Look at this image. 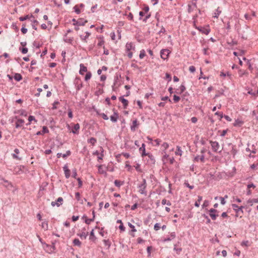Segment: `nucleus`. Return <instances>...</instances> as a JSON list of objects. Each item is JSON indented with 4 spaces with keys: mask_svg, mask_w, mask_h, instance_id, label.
Instances as JSON below:
<instances>
[{
    "mask_svg": "<svg viewBox=\"0 0 258 258\" xmlns=\"http://www.w3.org/2000/svg\"><path fill=\"white\" fill-rule=\"evenodd\" d=\"M73 244L75 245H77L79 247H80L81 245V242H80V241L79 240V239L78 238H75L73 240Z\"/></svg>",
    "mask_w": 258,
    "mask_h": 258,
    "instance_id": "28",
    "label": "nucleus"
},
{
    "mask_svg": "<svg viewBox=\"0 0 258 258\" xmlns=\"http://www.w3.org/2000/svg\"><path fill=\"white\" fill-rule=\"evenodd\" d=\"M119 100L123 104V108L126 109L128 106V101L127 99L123 98V96H120L118 98Z\"/></svg>",
    "mask_w": 258,
    "mask_h": 258,
    "instance_id": "9",
    "label": "nucleus"
},
{
    "mask_svg": "<svg viewBox=\"0 0 258 258\" xmlns=\"http://www.w3.org/2000/svg\"><path fill=\"white\" fill-rule=\"evenodd\" d=\"M204 158H205V157H204V155H202L201 156L198 155L196 157H195V158L194 159V161H198L199 160H200L201 162H204Z\"/></svg>",
    "mask_w": 258,
    "mask_h": 258,
    "instance_id": "22",
    "label": "nucleus"
},
{
    "mask_svg": "<svg viewBox=\"0 0 258 258\" xmlns=\"http://www.w3.org/2000/svg\"><path fill=\"white\" fill-rule=\"evenodd\" d=\"M91 76H92V74L90 72H87V73L85 75V80L86 81H88L90 79V78H91Z\"/></svg>",
    "mask_w": 258,
    "mask_h": 258,
    "instance_id": "30",
    "label": "nucleus"
},
{
    "mask_svg": "<svg viewBox=\"0 0 258 258\" xmlns=\"http://www.w3.org/2000/svg\"><path fill=\"white\" fill-rule=\"evenodd\" d=\"M202 216H203L206 219V220H207L206 223L207 224H209L211 223V220L209 219V218L208 217V216L207 215H206L205 214H202Z\"/></svg>",
    "mask_w": 258,
    "mask_h": 258,
    "instance_id": "48",
    "label": "nucleus"
},
{
    "mask_svg": "<svg viewBox=\"0 0 258 258\" xmlns=\"http://www.w3.org/2000/svg\"><path fill=\"white\" fill-rule=\"evenodd\" d=\"M152 248V247L151 246H149L147 248V251L148 252V256H150L151 255V251Z\"/></svg>",
    "mask_w": 258,
    "mask_h": 258,
    "instance_id": "61",
    "label": "nucleus"
},
{
    "mask_svg": "<svg viewBox=\"0 0 258 258\" xmlns=\"http://www.w3.org/2000/svg\"><path fill=\"white\" fill-rule=\"evenodd\" d=\"M210 143L212 146L213 151L215 152H217V151L219 148V143L216 141H210Z\"/></svg>",
    "mask_w": 258,
    "mask_h": 258,
    "instance_id": "6",
    "label": "nucleus"
},
{
    "mask_svg": "<svg viewBox=\"0 0 258 258\" xmlns=\"http://www.w3.org/2000/svg\"><path fill=\"white\" fill-rule=\"evenodd\" d=\"M116 222L117 223H120V224H119V229L121 231H125V227L124 226H123V223L122 222V221L121 220H117Z\"/></svg>",
    "mask_w": 258,
    "mask_h": 258,
    "instance_id": "20",
    "label": "nucleus"
},
{
    "mask_svg": "<svg viewBox=\"0 0 258 258\" xmlns=\"http://www.w3.org/2000/svg\"><path fill=\"white\" fill-rule=\"evenodd\" d=\"M135 168L136 170L139 172H142V170L140 168V164L137 163L136 165L135 166Z\"/></svg>",
    "mask_w": 258,
    "mask_h": 258,
    "instance_id": "49",
    "label": "nucleus"
},
{
    "mask_svg": "<svg viewBox=\"0 0 258 258\" xmlns=\"http://www.w3.org/2000/svg\"><path fill=\"white\" fill-rule=\"evenodd\" d=\"M31 18H34V16L32 14H31L30 15H27L24 17H21L19 18V20L20 21H24Z\"/></svg>",
    "mask_w": 258,
    "mask_h": 258,
    "instance_id": "17",
    "label": "nucleus"
},
{
    "mask_svg": "<svg viewBox=\"0 0 258 258\" xmlns=\"http://www.w3.org/2000/svg\"><path fill=\"white\" fill-rule=\"evenodd\" d=\"M243 122L242 121L238 119L235 121V122L234 123L233 125L234 126H240L242 125V124H243Z\"/></svg>",
    "mask_w": 258,
    "mask_h": 258,
    "instance_id": "24",
    "label": "nucleus"
},
{
    "mask_svg": "<svg viewBox=\"0 0 258 258\" xmlns=\"http://www.w3.org/2000/svg\"><path fill=\"white\" fill-rule=\"evenodd\" d=\"M202 199H203V198H202V196H198V200L195 203V206L196 207H200V203L202 201Z\"/></svg>",
    "mask_w": 258,
    "mask_h": 258,
    "instance_id": "25",
    "label": "nucleus"
},
{
    "mask_svg": "<svg viewBox=\"0 0 258 258\" xmlns=\"http://www.w3.org/2000/svg\"><path fill=\"white\" fill-rule=\"evenodd\" d=\"M76 179L78 181L79 187H81L82 186V185H83V182L81 180V178H77Z\"/></svg>",
    "mask_w": 258,
    "mask_h": 258,
    "instance_id": "55",
    "label": "nucleus"
},
{
    "mask_svg": "<svg viewBox=\"0 0 258 258\" xmlns=\"http://www.w3.org/2000/svg\"><path fill=\"white\" fill-rule=\"evenodd\" d=\"M59 104V102L58 101H54L53 102V103L52 104V109H53V110L56 109L57 108L56 105Z\"/></svg>",
    "mask_w": 258,
    "mask_h": 258,
    "instance_id": "45",
    "label": "nucleus"
},
{
    "mask_svg": "<svg viewBox=\"0 0 258 258\" xmlns=\"http://www.w3.org/2000/svg\"><path fill=\"white\" fill-rule=\"evenodd\" d=\"M232 207L236 213H238L239 212H241V214L243 213V209L244 208V206L238 207L236 204H232Z\"/></svg>",
    "mask_w": 258,
    "mask_h": 258,
    "instance_id": "4",
    "label": "nucleus"
},
{
    "mask_svg": "<svg viewBox=\"0 0 258 258\" xmlns=\"http://www.w3.org/2000/svg\"><path fill=\"white\" fill-rule=\"evenodd\" d=\"M85 33H86V35H85V36L80 35V37L81 39L83 41H84V42H87L86 39L91 35V33H90L89 32H86Z\"/></svg>",
    "mask_w": 258,
    "mask_h": 258,
    "instance_id": "14",
    "label": "nucleus"
},
{
    "mask_svg": "<svg viewBox=\"0 0 258 258\" xmlns=\"http://www.w3.org/2000/svg\"><path fill=\"white\" fill-rule=\"evenodd\" d=\"M100 116H102V117L105 119V120H108V117L107 116V115L105 114L104 113H102L101 114H100Z\"/></svg>",
    "mask_w": 258,
    "mask_h": 258,
    "instance_id": "62",
    "label": "nucleus"
},
{
    "mask_svg": "<svg viewBox=\"0 0 258 258\" xmlns=\"http://www.w3.org/2000/svg\"><path fill=\"white\" fill-rule=\"evenodd\" d=\"M184 184L187 187H188L189 188H190V189H192L194 188V185H189V184L187 182H185Z\"/></svg>",
    "mask_w": 258,
    "mask_h": 258,
    "instance_id": "58",
    "label": "nucleus"
},
{
    "mask_svg": "<svg viewBox=\"0 0 258 258\" xmlns=\"http://www.w3.org/2000/svg\"><path fill=\"white\" fill-rule=\"evenodd\" d=\"M247 64L248 65V69L250 71H252L253 70V68L250 62V60H247Z\"/></svg>",
    "mask_w": 258,
    "mask_h": 258,
    "instance_id": "54",
    "label": "nucleus"
},
{
    "mask_svg": "<svg viewBox=\"0 0 258 258\" xmlns=\"http://www.w3.org/2000/svg\"><path fill=\"white\" fill-rule=\"evenodd\" d=\"M96 142H97L96 139L93 137H92L90 139L88 140V142L89 143L91 144L93 146L95 144Z\"/></svg>",
    "mask_w": 258,
    "mask_h": 258,
    "instance_id": "29",
    "label": "nucleus"
},
{
    "mask_svg": "<svg viewBox=\"0 0 258 258\" xmlns=\"http://www.w3.org/2000/svg\"><path fill=\"white\" fill-rule=\"evenodd\" d=\"M80 129V124L76 123L74 125V129L72 130V132L74 134H78L79 133V130Z\"/></svg>",
    "mask_w": 258,
    "mask_h": 258,
    "instance_id": "16",
    "label": "nucleus"
},
{
    "mask_svg": "<svg viewBox=\"0 0 258 258\" xmlns=\"http://www.w3.org/2000/svg\"><path fill=\"white\" fill-rule=\"evenodd\" d=\"M89 239L92 241H95L96 239V237L94 235V229H92L90 233Z\"/></svg>",
    "mask_w": 258,
    "mask_h": 258,
    "instance_id": "26",
    "label": "nucleus"
},
{
    "mask_svg": "<svg viewBox=\"0 0 258 258\" xmlns=\"http://www.w3.org/2000/svg\"><path fill=\"white\" fill-rule=\"evenodd\" d=\"M147 187V182L145 179H143L142 183L138 185V187L140 188V192L142 195H147V191H146V188Z\"/></svg>",
    "mask_w": 258,
    "mask_h": 258,
    "instance_id": "1",
    "label": "nucleus"
},
{
    "mask_svg": "<svg viewBox=\"0 0 258 258\" xmlns=\"http://www.w3.org/2000/svg\"><path fill=\"white\" fill-rule=\"evenodd\" d=\"M126 51H130L131 49L132 48V44L131 43H127L125 45Z\"/></svg>",
    "mask_w": 258,
    "mask_h": 258,
    "instance_id": "34",
    "label": "nucleus"
},
{
    "mask_svg": "<svg viewBox=\"0 0 258 258\" xmlns=\"http://www.w3.org/2000/svg\"><path fill=\"white\" fill-rule=\"evenodd\" d=\"M28 121L30 122H31L32 121H34L35 122H37V120L35 119V117L32 115H30L28 117Z\"/></svg>",
    "mask_w": 258,
    "mask_h": 258,
    "instance_id": "43",
    "label": "nucleus"
},
{
    "mask_svg": "<svg viewBox=\"0 0 258 258\" xmlns=\"http://www.w3.org/2000/svg\"><path fill=\"white\" fill-rule=\"evenodd\" d=\"M42 228H44L45 230H48V223L47 222H43L41 224Z\"/></svg>",
    "mask_w": 258,
    "mask_h": 258,
    "instance_id": "35",
    "label": "nucleus"
},
{
    "mask_svg": "<svg viewBox=\"0 0 258 258\" xmlns=\"http://www.w3.org/2000/svg\"><path fill=\"white\" fill-rule=\"evenodd\" d=\"M237 150L236 149L235 146H232L231 150V154L235 155L237 153Z\"/></svg>",
    "mask_w": 258,
    "mask_h": 258,
    "instance_id": "50",
    "label": "nucleus"
},
{
    "mask_svg": "<svg viewBox=\"0 0 258 258\" xmlns=\"http://www.w3.org/2000/svg\"><path fill=\"white\" fill-rule=\"evenodd\" d=\"M196 29L203 34H205L206 35H208L210 32V29L209 28H206L201 26L196 27Z\"/></svg>",
    "mask_w": 258,
    "mask_h": 258,
    "instance_id": "7",
    "label": "nucleus"
},
{
    "mask_svg": "<svg viewBox=\"0 0 258 258\" xmlns=\"http://www.w3.org/2000/svg\"><path fill=\"white\" fill-rule=\"evenodd\" d=\"M14 78L16 81L19 82L22 80V76L20 74L15 73Z\"/></svg>",
    "mask_w": 258,
    "mask_h": 258,
    "instance_id": "18",
    "label": "nucleus"
},
{
    "mask_svg": "<svg viewBox=\"0 0 258 258\" xmlns=\"http://www.w3.org/2000/svg\"><path fill=\"white\" fill-rule=\"evenodd\" d=\"M146 156H147L149 158V159L147 161L148 164H151V165L154 164L156 162V160H155V159L154 156L149 153H147V154Z\"/></svg>",
    "mask_w": 258,
    "mask_h": 258,
    "instance_id": "5",
    "label": "nucleus"
},
{
    "mask_svg": "<svg viewBox=\"0 0 258 258\" xmlns=\"http://www.w3.org/2000/svg\"><path fill=\"white\" fill-rule=\"evenodd\" d=\"M62 204V203H56V202H54V201H52L51 203V205L52 206V207H54L55 206H56L57 207H59L60 205H61Z\"/></svg>",
    "mask_w": 258,
    "mask_h": 258,
    "instance_id": "56",
    "label": "nucleus"
},
{
    "mask_svg": "<svg viewBox=\"0 0 258 258\" xmlns=\"http://www.w3.org/2000/svg\"><path fill=\"white\" fill-rule=\"evenodd\" d=\"M182 151L180 147L177 146V151L175 152V154L179 156H181Z\"/></svg>",
    "mask_w": 258,
    "mask_h": 258,
    "instance_id": "32",
    "label": "nucleus"
},
{
    "mask_svg": "<svg viewBox=\"0 0 258 258\" xmlns=\"http://www.w3.org/2000/svg\"><path fill=\"white\" fill-rule=\"evenodd\" d=\"M118 118V114L116 111H114L113 115H111L110 117V120L113 122H116Z\"/></svg>",
    "mask_w": 258,
    "mask_h": 258,
    "instance_id": "12",
    "label": "nucleus"
},
{
    "mask_svg": "<svg viewBox=\"0 0 258 258\" xmlns=\"http://www.w3.org/2000/svg\"><path fill=\"white\" fill-rule=\"evenodd\" d=\"M248 93L251 95H253L254 96L257 95H258V88L256 92L253 91V92L252 91V90L248 91Z\"/></svg>",
    "mask_w": 258,
    "mask_h": 258,
    "instance_id": "59",
    "label": "nucleus"
},
{
    "mask_svg": "<svg viewBox=\"0 0 258 258\" xmlns=\"http://www.w3.org/2000/svg\"><path fill=\"white\" fill-rule=\"evenodd\" d=\"M160 228L161 227L159 223H156L154 225V229L155 230L157 231L159 230Z\"/></svg>",
    "mask_w": 258,
    "mask_h": 258,
    "instance_id": "52",
    "label": "nucleus"
},
{
    "mask_svg": "<svg viewBox=\"0 0 258 258\" xmlns=\"http://www.w3.org/2000/svg\"><path fill=\"white\" fill-rule=\"evenodd\" d=\"M63 169L66 178H69L71 176V171L68 168L67 164L64 165L63 167Z\"/></svg>",
    "mask_w": 258,
    "mask_h": 258,
    "instance_id": "8",
    "label": "nucleus"
},
{
    "mask_svg": "<svg viewBox=\"0 0 258 258\" xmlns=\"http://www.w3.org/2000/svg\"><path fill=\"white\" fill-rule=\"evenodd\" d=\"M71 154V152L70 150H68L66 152L65 154H62V157L66 159L68 156H69Z\"/></svg>",
    "mask_w": 258,
    "mask_h": 258,
    "instance_id": "38",
    "label": "nucleus"
},
{
    "mask_svg": "<svg viewBox=\"0 0 258 258\" xmlns=\"http://www.w3.org/2000/svg\"><path fill=\"white\" fill-rule=\"evenodd\" d=\"M72 21L74 22L73 25L74 26H85L86 23H87V20H84L83 18H80L78 20H76L75 19H73Z\"/></svg>",
    "mask_w": 258,
    "mask_h": 258,
    "instance_id": "2",
    "label": "nucleus"
},
{
    "mask_svg": "<svg viewBox=\"0 0 258 258\" xmlns=\"http://www.w3.org/2000/svg\"><path fill=\"white\" fill-rule=\"evenodd\" d=\"M209 214H214V213H218V210L215 209H211L209 210Z\"/></svg>",
    "mask_w": 258,
    "mask_h": 258,
    "instance_id": "53",
    "label": "nucleus"
},
{
    "mask_svg": "<svg viewBox=\"0 0 258 258\" xmlns=\"http://www.w3.org/2000/svg\"><path fill=\"white\" fill-rule=\"evenodd\" d=\"M189 71L191 73H194L195 72V71H196V68L194 66H191L189 68Z\"/></svg>",
    "mask_w": 258,
    "mask_h": 258,
    "instance_id": "64",
    "label": "nucleus"
},
{
    "mask_svg": "<svg viewBox=\"0 0 258 258\" xmlns=\"http://www.w3.org/2000/svg\"><path fill=\"white\" fill-rule=\"evenodd\" d=\"M98 38L100 39V41L98 43V46H101L104 43V41L103 40V37L100 36V37H98Z\"/></svg>",
    "mask_w": 258,
    "mask_h": 258,
    "instance_id": "31",
    "label": "nucleus"
},
{
    "mask_svg": "<svg viewBox=\"0 0 258 258\" xmlns=\"http://www.w3.org/2000/svg\"><path fill=\"white\" fill-rule=\"evenodd\" d=\"M209 201H207V200H205L204 202V203L202 205V208H204L205 207H207L209 205Z\"/></svg>",
    "mask_w": 258,
    "mask_h": 258,
    "instance_id": "57",
    "label": "nucleus"
},
{
    "mask_svg": "<svg viewBox=\"0 0 258 258\" xmlns=\"http://www.w3.org/2000/svg\"><path fill=\"white\" fill-rule=\"evenodd\" d=\"M247 203L248 204H249V205L250 206H252L253 205V203H258V198L257 199H249L247 201Z\"/></svg>",
    "mask_w": 258,
    "mask_h": 258,
    "instance_id": "21",
    "label": "nucleus"
},
{
    "mask_svg": "<svg viewBox=\"0 0 258 258\" xmlns=\"http://www.w3.org/2000/svg\"><path fill=\"white\" fill-rule=\"evenodd\" d=\"M80 71L79 73L80 75H83L84 72H87V68L86 67H85L84 64L81 63L80 65Z\"/></svg>",
    "mask_w": 258,
    "mask_h": 258,
    "instance_id": "13",
    "label": "nucleus"
},
{
    "mask_svg": "<svg viewBox=\"0 0 258 258\" xmlns=\"http://www.w3.org/2000/svg\"><path fill=\"white\" fill-rule=\"evenodd\" d=\"M94 221V218H90V219H89V218H86L85 220V222L89 225L90 224L91 222H93Z\"/></svg>",
    "mask_w": 258,
    "mask_h": 258,
    "instance_id": "44",
    "label": "nucleus"
},
{
    "mask_svg": "<svg viewBox=\"0 0 258 258\" xmlns=\"http://www.w3.org/2000/svg\"><path fill=\"white\" fill-rule=\"evenodd\" d=\"M128 226L132 228V232H136L137 231V230L135 229V227L134 226V225H133L132 224H131V223L128 222Z\"/></svg>",
    "mask_w": 258,
    "mask_h": 258,
    "instance_id": "47",
    "label": "nucleus"
},
{
    "mask_svg": "<svg viewBox=\"0 0 258 258\" xmlns=\"http://www.w3.org/2000/svg\"><path fill=\"white\" fill-rule=\"evenodd\" d=\"M77 169L76 168H74L73 170V174L72 177L75 179H77Z\"/></svg>",
    "mask_w": 258,
    "mask_h": 258,
    "instance_id": "46",
    "label": "nucleus"
},
{
    "mask_svg": "<svg viewBox=\"0 0 258 258\" xmlns=\"http://www.w3.org/2000/svg\"><path fill=\"white\" fill-rule=\"evenodd\" d=\"M103 242H104V245L108 247V248H109L110 247L111 243L109 241V240L104 239V240H103Z\"/></svg>",
    "mask_w": 258,
    "mask_h": 258,
    "instance_id": "39",
    "label": "nucleus"
},
{
    "mask_svg": "<svg viewBox=\"0 0 258 258\" xmlns=\"http://www.w3.org/2000/svg\"><path fill=\"white\" fill-rule=\"evenodd\" d=\"M175 237V233L174 232L171 233L170 237L164 239V241H169Z\"/></svg>",
    "mask_w": 258,
    "mask_h": 258,
    "instance_id": "19",
    "label": "nucleus"
},
{
    "mask_svg": "<svg viewBox=\"0 0 258 258\" xmlns=\"http://www.w3.org/2000/svg\"><path fill=\"white\" fill-rule=\"evenodd\" d=\"M19 50L21 51L23 54H26L28 52V49L25 47H20Z\"/></svg>",
    "mask_w": 258,
    "mask_h": 258,
    "instance_id": "33",
    "label": "nucleus"
},
{
    "mask_svg": "<svg viewBox=\"0 0 258 258\" xmlns=\"http://www.w3.org/2000/svg\"><path fill=\"white\" fill-rule=\"evenodd\" d=\"M75 12L77 14H79L81 13L80 10L79 9L78 5H76L73 8Z\"/></svg>",
    "mask_w": 258,
    "mask_h": 258,
    "instance_id": "40",
    "label": "nucleus"
},
{
    "mask_svg": "<svg viewBox=\"0 0 258 258\" xmlns=\"http://www.w3.org/2000/svg\"><path fill=\"white\" fill-rule=\"evenodd\" d=\"M209 215L213 220H215L218 216V214L217 213L209 214Z\"/></svg>",
    "mask_w": 258,
    "mask_h": 258,
    "instance_id": "36",
    "label": "nucleus"
},
{
    "mask_svg": "<svg viewBox=\"0 0 258 258\" xmlns=\"http://www.w3.org/2000/svg\"><path fill=\"white\" fill-rule=\"evenodd\" d=\"M146 145L144 143L142 144V146L139 148V151L141 152V156L142 157L147 155V153L146 152Z\"/></svg>",
    "mask_w": 258,
    "mask_h": 258,
    "instance_id": "11",
    "label": "nucleus"
},
{
    "mask_svg": "<svg viewBox=\"0 0 258 258\" xmlns=\"http://www.w3.org/2000/svg\"><path fill=\"white\" fill-rule=\"evenodd\" d=\"M146 55L145 51L144 49H142L140 51V53L139 54V57L141 59L144 58V57Z\"/></svg>",
    "mask_w": 258,
    "mask_h": 258,
    "instance_id": "37",
    "label": "nucleus"
},
{
    "mask_svg": "<svg viewBox=\"0 0 258 258\" xmlns=\"http://www.w3.org/2000/svg\"><path fill=\"white\" fill-rule=\"evenodd\" d=\"M170 53V51L168 49H163L160 51L161 57L163 59L165 60V59H167Z\"/></svg>",
    "mask_w": 258,
    "mask_h": 258,
    "instance_id": "3",
    "label": "nucleus"
},
{
    "mask_svg": "<svg viewBox=\"0 0 258 258\" xmlns=\"http://www.w3.org/2000/svg\"><path fill=\"white\" fill-rule=\"evenodd\" d=\"M139 123H138L137 119H135L133 121L132 125L131 126V130L132 132L136 131V128L138 126Z\"/></svg>",
    "mask_w": 258,
    "mask_h": 258,
    "instance_id": "10",
    "label": "nucleus"
},
{
    "mask_svg": "<svg viewBox=\"0 0 258 258\" xmlns=\"http://www.w3.org/2000/svg\"><path fill=\"white\" fill-rule=\"evenodd\" d=\"M42 133L43 134H46V133H49V130L48 129V128L47 127V126H43L42 127Z\"/></svg>",
    "mask_w": 258,
    "mask_h": 258,
    "instance_id": "41",
    "label": "nucleus"
},
{
    "mask_svg": "<svg viewBox=\"0 0 258 258\" xmlns=\"http://www.w3.org/2000/svg\"><path fill=\"white\" fill-rule=\"evenodd\" d=\"M246 74H247L246 71H244L241 70H240L239 71V74L240 77H242L244 75H245Z\"/></svg>",
    "mask_w": 258,
    "mask_h": 258,
    "instance_id": "63",
    "label": "nucleus"
},
{
    "mask_svg": "<svg viewBox=\"0 0 258 258\" xmlns=\"http://www.w3.org/2000/svg\"><path fill=\"white\" fill-rule=\"evenodd\" d=\"M185 87L183 85H181L180 86V93H183L185 90Z\"/></svg>",
    "mask_w": 258,
    "mask_h": 258,
    "instance_id": "60",
    "label": "nucleus"
},
{
    "mask_svg": "<svg viewBox=\"0 0 258 258\" xmlns=\"http://www.w3.org/2000/svg\"><path fill=\"white\" fill-rule=\"evenodd\" d=\"M114 184L116 186L119 187L122 184L120 183L119 180H115L114 181Z\"/></svg>",
    "mask_w": 258,
    "mask_h": 258,
    "instance_id": "51",
    "label": "nucleus"
},
{
    "mask_svg": "<svg viewBox=\"0 0 258 258\" xmlns=\"http://www.w3.org/2000/svg\"><path fill=\"white\" fill-rule=\"evenodd\" d=\"M24 120L23 119L19 118L16 123V128H19L22 126V124L24 123Z\"/></svg>",
    "mask_w": 258,
    "mask_h": 258,
    "instance_id": "15",
    "label": "nucleus"
},
{
    "mask_svg": "<svg viewBox=\"0 0 258 258\" xmlns=\"http://www.w3.org/2000/svg\"><path fill=\"white\" fill-rule=\"evenodd\" d=\"M119 78H121L120 75H116V76L114 77V82L113 85L112 86L113 90H115L114 86H115V85H116Z\"/></svg>",
    "mask_w": 258,
    "mask_h": 258,
    "instance_id": "23",
    "label": "nucleus"
},
{
    "mask_svg": "<svg viewBox=\"0 0 258 258\" xmlns=\"http://www.w3.org/2000/svg\"><path fill=\"white\" fill-rule=\"evenodd\" d=\"M180 99L179 96H177L176 95H173V101L175 103H177Z\"/></svg>",
    "mask_w": 258,
    "mask_h": 258,
    "instance_id": "42",
    "label": "nucleus"
},
{
    "mask_svg": "<svg viewBox=\"0 0 258 258\" xmlns=\"http://www.w3.org/2000/svg\"><path fill=\"white\" fill-rule=\"evenodd\" d=\"M88 235V232H82L80 234H78V235L80 237L81 239H86Z\"/></svg>",
    "mask_w": 258,
    "mask_h": 258,
    "instance_id": "27",
    "label": "nucleus"
}]
</instances>
